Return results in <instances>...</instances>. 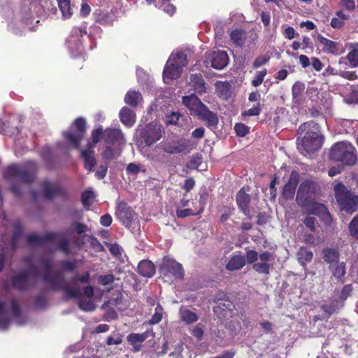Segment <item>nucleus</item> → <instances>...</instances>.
Masks as SVG:
<instances>
[{
	"mask_svg": "<svg viewBox=\"0 0 358 358\" xmlns=\"http://www.w3.org/2000/svg\"><path fill=\"white\" fill-rule=\"evenodd\" d=\"M250 201V197L249 194L245 192L243 188L241 189L236 196V202L240 209L245 215L249 214L248 204Z\"/></svg>",
	"mask_w": 358,
	"mask_h": 358,
	"instance_id": "a878e982",
	"label": "nucleus"
},
{
	"mask_svg": "<svg viewBox=\"0 0 358 358\" xmlns=\"http://www.w3.org/2000/svg\"><path fill=\"white\" fill-rule=\"evenodd\" d=\"M86 121L83 117L77 118L69 131L63 132L64 138L73 148H79L86 130Z\"/></svg>",
	"mask_w": 358,
	"mask_h": 358,
	"instance_id": "f8f14e48",
	"label": "nucleus"
},
{
	"mask_svg": "<svg viewBox=\"0 0 358 358\" xmlns=\"http://www.w3.org/2000/svg\"><path fill=\"white\" fill-rule=\"evenodd\" d=\"M297 259L299 264L302 266H305L308 262H310L313 257V252L304 247L299 248L296 253Z\"/></svg>",
	"mask_w": 358,
	"mask_h": 358,
	"instance_id": "e433bc0d",
	"label": "nucleus"
},
{
	"mask_svg": "<svg viewBox=\"0 0 358 358\" xmlns=\"http://www.w3.org/2000/svg\"><path fill=\"white\" fill-rule=\"evenodd\" d=\"M95 197L94 192L92 190L85 191L81 196V201L86 208H89Z\"/></svg>",
	"mask_w": 358,
	"mask_h": 358,
	"instance_id": "a18cd8bd",
	"label": "nucleus"
},
{
	"mask_svg": "<svg viewBox=\"0 0 358 358\" xmlns=\"http://www.w3.org/2000/svg\"><path fill=\"white\" fill-rule=\"evenodd\" d=\"M159 145L165 152L171 155L182 153L195 147L186 138H180L173 142H162Z\"/></svg>",
	"mask_w": 358,
	"mask_h": 358,
	"instance_id": "4468645a",
	"label": "nucleus"
},
{
	"mask_svg": "<svg viewBox=\"0 0 358 358\" xmlns=\"http://www.w3.org/2000/svg\"><path fill=\"white\" fill-rule=\"evenodd\" d=\"M164 134L162 126L156 122L148 124L143 129L141 136L148 146H151L157 142Z\"/></svg>",
	"mask_w": 358,
	"mask_h": 358,
	"instance_id": "ddd939ff",
	"label": "nucleus"
},
{
	"mask_svg": "<svg viewBox=\"0 0 358 358\" xmlns=\"http://www.w3.org/2000/svg\"><path fill=\"white\" fill-rule=\"evenodd\" d=\"M87 241L90 243L91 247L96 252H101L103 250V246L101 244V243L94 236H88Z\"/></svg>",
	"mask_w": 358,
	"mask_h": 358,
	"instance_id": "13d9d810",
	"label": "nucleus"
},
{
	"mask_svg": "<svg viewBox=\"0 0 358 358\" xmlns=\"http://www.w3.org/2000/svg\"><path fill=\"white\" fill-rule=\"evenodd\" d=\"M81 156L84 159L85 167L89 171H92L96 164L94 155V145L88 143L85 149L81 150Z\"/></svg>",
	"mask_w": 358,
	"mask_h": 358,
	"instance_id": "4be33fe9",
	"label": "nucleus"
},
{
	"mask_svg": "<svg viewBox=\"0 0 358 358\" xmlns=\"http://www.w3.org/2000/svg\"><path fill=\"white\" fill-rule=\"evenodd\" d=\"M102 137L104 138V131L103 130L102 127H99L97 129L92 131V142L91 143L94 145V148H95V145L99 142Z\"/></svg>",
	"mask_w": 358,
	"mask_h": 358,
	"instance_id": "603ef678",
	"label": "nucleus"
},
{
	"mask_svg": "<svg viewBox=\"0 0 358 358\" xmlns=\"http://www.w3.org/2000/svg\"><path fill=\"white\" fill-rule=\"evenodd\" d=\"M187 64V56L182 52L172 53L169 57L163 71L164 83H169L172 80L180 76L182 68Z\"/></svg>",
	"mask_w": 358,
	"mask_h": 358,
	"instance_id": "423d86ee",
	"label": "nucleus"
},
{
	"mask_svg": "<svg viewBox=\"0 0 358 358\" xmlns=\"http://www.w3.org/2000/svg\"><path fill=\"white\" fill-rule=\"evenodd\" d=\"M138 273L146 278H151L155 273V267L149 260H142L138 266Z\"/></svg>",
	"mask_w": 358,
	"mask_h": 358,
	"instance_id": "bb28decb",
	"label": "nucleus"
},
{
	"mask_svg": "<svg viewBox=\"0 0 358 358\" xmlns=\"http://www.w3.org/2000/svg\"><path fill=\"white\" fill-rule=\"evenodd\" d=\"M84 37L90 38L85 28L73 27L66 40V46L73 57H77L84 52Z\"/></svg>",
	"mask_w": 358,
	"mask_h": 358,
	"instance_id": "9d476101",
	"label": "nucleus"
},
{
	"mask_svg": "<svg viewBox=\"0 0 358 358\" xmlns=\"http://www.w3.org/2000/svg\"><path fill=\"white\" fill-rule=\"evenodd\" d=\"M161 269L164 273H169L176 278H182L184 276L182 264L169 257H164L161 264Z\"/></svg>",
	"mask_w": 358,
	"mask_h": 358,
	"instance_id": "f3484780",
	"label": "nucleus"
},
{
	"mask_svg": "<svg viewBox=\"0 0 358 358\" xmlns=\"http://www.w3.org/2000/svg\"><path fill=\"white\" fill-rule=\"evenodd\" d=\"M269 61V57L262 55L257 57L254 62H253V67L255 69H257L266 64H267Z\"/></svg>",
	"mask_w": 358,
	"mask_h": 358,
	"instance_id": "0e129e2a",
	"label": "nucleus"
},
{
	"mask_svg": "<svg viewBox=\"0 0 358 358\" xmlns=\"http://www.w3.org/2000/svg\"><path fill=\"white\" fill-rule=\"evenodd\" d=\"M171 0H159V8L169 15H173L176 10V6L171 3Z\"/></svg>",
	"mask_w": 358,
	"mask_h": 358,
	"instance_id": "37998d69",
	"label": "nucleus"
},
{
	"mask_svg": "<svg viewBox=\"0 0 358 358\" xmlns=\"http://www.w3.org/2000/svg\"><path fill=\"white\" fill-rule=\"evenodd\" d=\"M262 108L260 103H257L254 105L249 110L243 112L242 113L243 115H247V116H256L258 115L261 113Z\"/></svg>",
	"mask_w": 358,
	"mask_h": 358,
	"instance_id": "052dcab7",
	"label": "nucleus"
},
{
	"mask_svg": "<svg viewBox=\"0 0 358 358\" xmlns=\"http://www.w3.org/2000/svg\"><path fill=\"white\" fill-rule=\"evenodd\" d=\"M189 85L198 93L206 92V83L201 74L192 75L189 78Z\"/></svg>",
	"mask_w": 358,
	"mask_h": 358,
	"instance_id": "c756f323",
	"label": "nucleus"
},
{
	"mask_svg": "<svg viewBox=\"0 0 358 358\" xmlns=\"http://www.w3.org/2000/svg\"><path fill=\"white\" fill-rule=\"evenodd\" d=\"M330 158L345 165H354L357 159L356 149L348 141L338 142L331 148Z\"/></svg>",
	"mask_w": 358,
	"mask_h": 358,
	"instance_id": "0eeeda50",
	"label": "nucleus"
},
{
	"mask_svg": "<svg viewBox=\"0 0 358 358\" xmlns=\"http://www.w3.org/2000/svg\"><path fill=\"white\" fill-rule=\"evenodd\" d=\"M104 141L108 143L123 145L125 138L121 129L119 128H107L104 131Z\"/></svg>",
	"mask_w": 358,
	"mask_h": 358,
	"instance_id": "aec40b11",
	"label": "nucleus"
},
{
	"mask_svg": "<svg viewBox=\"0 0 358 358\" xmlns=\"http://www.w3.org/2000/svg\"><path fill=\"white\" fill-rule=\"evenodd\" d=\"M120 150L119 148H113L110 146H106L103 151L102 157L107 162L117 159L120 155Z\"/></svg>",
	"mask_w": 358,
	"mask_h": 358,
	"instance_id": "ea45409f",
	"label": "nucleus"
},
{
	"mask_svg": "<svg viewBox=\"0 0 358 358\" xmlns=\"http://www.w3.org/2000/svg\"><path fill=\"white\" fill-rule=\"evenodd\" d=\"M24 261L29 264V269L28 271L21 272L13 277V287L18 290L27 289L34 285L36 281L39 278H41L43 282L50 287V286L44 281V276L47 273L44 266V262L48 261L51 262L52 266L50 273H53L56 271L52 270V260L44 257H28L26 258Z\"/></svg>",
	"mask_w": 358,
	"mask_h": 358,
	"instance_id": "7ed1b4c3",
	"label": "nucleus"
},
{
	"mask_svg": "<svg viewBox=\"0 0 358 358\" xmlns=\"http://www.w3.org/2000/svg\"><path fill=\"white\" fill-rule=\"evenodd\" d=\"M207 62L217 70L223 69L229 63V57L225 51L217 50L207 53Z\"/></svg>",
	"mask_w": 358,
	"mask_h": 358,
	"instance_id": "dca6fc26",
	"label": "nucleus"
},
{
	"mask_svg": "<svg viewBox=\"0 0 358 358\" xmlns=\"http://www.w3.org/2000/svg\"><path fill=\"white\" fill-rule=\"evenodd\" d=\"M15 231L13 234L11 248L15 250L17 248V241L22 234V227L19 222L15 223Z\"/></svg>",
	"mask_w": 358,
	"mask_h": 358,
	"instance_id": "09e8293b",
	"label": "nucleus"
},
{
	"mask_svg": "<svg viewBox=\"0 0 358 358\" xmlns=\"http://www.w3.org/2000/svg\"><path fill=\"white\" fill-rule=\"evenodd\" d=\"M59 8L64 19L69 18L73 13L72 8L70 5V0H57Z\"/></svg>",
	"mask_w": 358,
	"mask_h": 358,
	"instance_id": "a19ab883",
	"label": "nucleus"
},
{
	"mask_svg": "<svg viewBox=\"0 0 358 358\" xmlns=\"http://www.w3.org/2000/svg\"><path fill=\"white\" fill-rule=\"evenodd\" d=\"M234 129L238 136H245L249 132L248 127L243 123L236 124Z\"/></svg>",
	"mask_w": 358,
	"mask_h": 358,
	"instance_id": "bf43d9fd",
	"label": "nucleus"
},
{
	"mask_svg": "<svg viewBox=\"0 0 358 358\" xmlns=\"http://www.w3.org/2000/svg\"><path fill=\"white\" fill-rule=\"evenodd\" d=\"M154 333L152 330L146 331L142 334L132 333L127 336V341L135 348L136 351L139 350L137 345H140L143 341H145L150 336H153Z\"/></svg>",
	"mask_w": 358,
	"mask_h": 358,
	"instance_id": "5701e85b",
	"label": "nucleus"
},
{
	"mask_svg": "<svg viewBox=\"0 0 358 358\" xmlns=\"http://www.w3.org/2000/svg\"><path fill=\"white\" fill-rule=\"evenodd\" d=\"M108 171V163L106 164L101 165L99 166L98 169L95 173V176L98 179H103L107 173Z\"/></svg>",
	"mask_w": 358,
	"mask_h": 358,
	"instance_id": "774afa93",
	"label": "nucleus"
},
{
	"mask_svg": "<svg viewBox=\"0 0 358 358\" xmlns=\"http://www.w3.org/2000/svg\"><path fill=\"white\" fill-rule=\"evenodd\" d=\"M50 262H45L44 266L46 275L44 276V281L50 286V288L55 290H64L70 298L78 299V307L86 312H90L95 309L96 306L91 299L85 298L82 294L80 286H70L65 280L63 273L55 272L50 273Z\"/></svg>",
	"mask_w": 358,
	"mask_h": 358,
	"instance_id": "f03ea898",
	"label": "nucleus"
},
{
	"mask_svg": "<svg viewBox=\"0 0 358 358\" xmlns=\"http://www.w3.org/2000/svg\"><path fill=\"white\" fill-rule=\"evenodd\" d=\"M267 74L266 69L257 71L252 80V85L254 87L259 86L264 81V77Z\"/></svg>",
	"mask_w": 358,
	"mask_h": 358,
	"instance_id": "864d4df0",
	"label": "nucleus"
},
{
	"mask_svg": "<svg viewBox=\"0 0 358 358\" xmlns=\"http://www.w3.org/2000/svg\"><path fill=\"white\" fill-rule=\"evenodd\" d=\"M119 116L122 123L128 127H132L136 122L135 112L127 107L121 109Z\"/></svg>",
	"mask_w": 358,
	"mask_h": 358,
	"instance_id": "b1692460",
	"label": "nucleus"
},
{
	"mask_svg": "<svg viewBox=\"0 0 358 358\" xmlns=\"http://www.w3.org/2000/svg\"><path fill=\"white\" fill-rule=\"evenodd\" d=\"M180 117L181 114L179 112H171L166 116V124L167 125H176Z\"/></svg>",
	"mask_w": 358,
	"mask_h": 358,
	"instance_id": "5fc2aeb1",
	"label": "nucleus"
},
{
	"mask_svg": "<svg viewBox=\"0 0 358 358\" xmlns=\"http://www.w3.org/2000/svg\"><path fill=\"white\" fill-rule=\"evenodd\" d=\"M40 0H23L17 15H14L9 6L2 8V15L9 19L8 29L16 35L22 34L26 29L32 30L33 22H39V17L43 13Z\"/></svg>",
	"mask_w": 358,
	"mask_h": 358,
	"instance_id": "f257e3e1",
	"label": "nucleus"
},
{
	"mask_svg": "<svg viewBox=\"0 0 358 358\" xmlns=\"http://www.w3.org/2000/svg\"><path fill=\"white\" fill-rule=\"evenodd\" d=\"M142 100L141 94L137 91L129 90L124 96L125 103L132 107H136Z\"/></svg>",
	"mask_w": 358,
	"mask_h": 358,
	"instance_id": "72a5a7b5",
	"label": "nucleus"
},
{
	"mask_svg": "<svg viewBox=\"0 0 358 358\" xmlns=\"http://www.w3.org/2000/svg\"><path fill=\"white\" fill-rule=\"evenodd\" d=\"M317 185L310 180L302 182L298 189L296 201L301 207H309L315 201Z\"/></svg>",
	"mask_w": 358,
	"mask_h": 358,
	"instance_id": "9b49d317",
	"label": "nucleus"
},
{
	"mask_svg": "<svg viewBox=\"0 0 358 358\" xmlns=\"http://www.w3.org/2000/svg\"><path fill=\"white\" fill-rule=\"evenodd\" d=\"M317 39L320 43L323 46L322 50L324 52L333 55H336L338 52L339 49L337 43L331 41L320 34L318 35Z\"/></svg>",
	"mask_w": 358,
	"mask_h": 358,
	"instance_id": "393cba45",
	"label": "nucleus"
},
{
	"mask_svg": "<svg viewBox=\"0 0 358 358\" xmlns=\"http://www.w3.org/2000/svg\"><path fill=\"white\" fill-rule=\"evenodd\" d=\"M198 117L205 121L208 127H215L218 122L216 114L209 110L207 106L204 108L203 113L199 115Z\"/></svg>",
	"mask_w": 358,
	"mask_h": 358,
	"instance_id": "2f4dec72",
	"label": "nucleus"
},
{
	"mask_svg": "<svg viewBox=\"0 0 358 358\" xmlns=\"http://www.w3.org/2000/svg\"><path fill=\"white\" fill-rule=\"evenodd\" d=\"M155 310V313L148 322L150 325L158 324L162 319L164 310L161 305L157 304Z\"/></svg>",
	"mask_w": 358,
	"mask_h": 358,
	"instance_id": "49530a36",
	"label": "nucleus"
},
{
	"mask_svg": "<svg viewBox=\"0 0 358 358\" xmlns=\"http://www.w3.org/2000/svg\"><path fill=\"white\" fill-rule=\"evenodd\" d=\"M44 197L46 199H52L57 196L62 194L63 191L60 186L56 182H51L44 180L42 184Z\"/></svg>",
	"mask_w": 358,
	"mask_h": 358,
	"instance_id": "412c9836",
	"label": "nucleus"
},
{
	"mask_svg": "<svg viewBox=\"0 0 358 358\" xmlns=\"http://www.w3.org/2000/svg\"><path fill=\"white\" fill-rule=\"evenodd\" d=\"M298 132H305L304 136L301 140L298 138L296 141L297 148L303 155H310L322 148L324 136L321 134L320 127L316 122L310 121L303 123L299 127Z\"/></svg>",
	"mask_w": 358,
	"mask_h": 358,
	"instance_id": "20e7f679",
	"label": "nucleus"
},
{
	"mask_svg": "<svg viewBox=\"0 0 358 358\" xmlns=\"http://www.w3.org/2000/svg\"><path fill=\"white\" fill-rule=\"evenodd\" d=\"M182 103L189 109L191 115L197 117L203 113L206 106L195 94L183 96Z\"/></svg>",
	"mask_w": 358,
	"mask_h": 358,
	"instance_id": "a211bd4d",
	"label": "nucleus"
},
{
	"mask_svg": "<svg viewBox=\"0 0 358 358\" xmlns=\"http://www.w3.org/2000/svg\"><path fill=\"white\" fill-rule=\"evenodd\" d=\"M115 281V276L110 273L106 275H101L98 277V282L102 285H111Z\"/></svg>",
	"mask_w": 358,
	"mask_h": 358,
	"instance_id": "6e6d98bb",
	"label": "nucleus"
},
{
	"mask_svg": "<svg viewBox=\"0 0 358 358\" xmlns=\"http://www.w3.org/2000/svg\"><path fill=\"white\" fill-rule=\"evenodd\" d=\"M346 58L351 67L356 68L358 66V44H356L353 49L348 53Z\"/></svg>",
	"mask_w": 358,
	"mask_h": 358,
	"instance_id": "79ce46f5",
	"label": "nucleus"
},
{
	"mask_svg": "<svg viewBox=\"0 0 358 358\" xmlns=\"http://www.w3.org/2000/svg\"><path fill=\"white\" fill-rule=\"evenodd\" d=\"M126 171L127 174L137 175L141 171V166L135 163H129L126 168Z\"/></svg>",
	"mask_w": 358,
	"mask_h": 358,
	"instance_id": "69168bd1",
	"label": "nucleus"
},
{
	"mask_svg": "<svg viewBox=\"0 0 358 358\" xmlns=\"http://www.w3.org/2000/svg\"><path fill=\"white\" fill-rule=\"evenodd\" d=\"M215 90L220 97L227 99L230 96V85L227 82L217 81L215 83Z\"/></svg>",
	"mask_w": 358,
	"mask_h": 358,
	"instance_id": "4c0bfd02",
	"label": "nucleus"
},
{
	"mask_svg": "<svg viewBox=\"0 0 358 358\" xmlns=\"http://www.w3.org/2000/svg\"><path fill=\"white\" fill-rule=\"evenodd\" d=\"M27 321L17 299L10 295L0 297V331L8 330L13 322L23 325Z\"/></svg>",
	"mask_w": 358,
	"mask_h": 358,
	"instance_id": "39448f33",
	"label": "nucleus"
},
{
	"mask_svg": "<svg viewBox=\"0 0 358 358\" xmlns=\"http://www.w3.org/2000/svg\"><path fill=\"white\" fill-rule=\"evenodd\" d=\"M231 40L237 46H243L245 44L247 33L243 29H234L230 33Z\"/></svg>",
	"mask_w": 358,
	"mask_h": 358,
	"instance_id": "c9c22d12",
	"label": "nucleus"
},
{
	"mask_svg": "<svg viewBox=\"0 0 358 358\" xmlns=\"http://www.w3.org/2000/svg\"><path fill=\"white\" fill-rule=\"evenodd\" d=\"M350 235L358 240V214L350 221L348 226Z\"/></svg>",
	"mask_w": 358,
	"mask_h": 358,
	"instance_id": "de8ad7c7",
	"label": "nucleus"
},
{
	"mask_svg": "<svg viewBox=\"0 0 358 358\" xmlns=\"http://www.w3.org/2000/svg\"><path fill=\"white\" fill-rule=\"evenodd\" d=\"M297 185L296 178L291 175L287 183L283 187L282 195L286 199H291L294 197Z\"/></svg>",
	"mask_w": 358,
	"mask_h": 358,
	"instance_id": "c85d7f7f",
	"label": "nucleus"
},
{
	"mask_svg": "<svg viewBox=\"0 0 358 358\" xmlns=\"http://www.w3.org/2000/svg\"><path fill=\"white\" fill-rule=\"evenodd\" d=\"M36 164L34 162H28L25 165L13 164L4 171L6 179H16L21 182L30 184L34 180Z\"/></svg>",
	"mask_w": 358,
	"mask_h": 358,
	"instance_id": "6e6552de",
	"label": "nucleus"
},
{
	"mask_svg": "<svg viewBox=\"0 0 358 358\" xmlns=\"http://www.w3.org/2000/svg\"><path fill=\"white\" fill-rule=\"evenodd\" d=\"M57 248L59 250L66 255H69L71 253V241L69 239H61L57 245Z\"/></svg>",
	"mask_w": 358,
	"mask_h": 358,
	"instance_id": "8fccbe9b",
	"label": "nucleus"
},
{
	"mask_svg": "<svg viewBox=\"0 0 358 358\" xmlns=\"http://www.w3.org/2000/svg\"><path fill=\"white\" fill-rule=\"evenodd\" d=\"M179 315L180 320L188 324L196 322L199 319L195 313L192 312L184 306L180 307L179 310Z\"/></svg>",
	"mask_w": 358,
	"mask_h": 358,
	"instance_id": "473e14b6",
	"label": "nucleus"
},
{
	"mask_svg": "<svg viewBox=\"0 0 358 358\" xmlns=\"http://www.w3.org/2000/svg\"><path fill=\"white\" fill-rule=\"evenodd\" d=\"M308 208H310V213L316 215L327 213V208L324 205L316 203L315 201Z\"/></svg>",
	"mask_w": 358,
	"mask_h": 358,
	"instance_id": "3c124183",
	"label": "nucleus"
},
{
	"mask_svg": "<svg viewBox=\"0 0 358 358\" xmlns=\"http://www.w3.org/2000/svg\"><path fill=\"white\" fill-rule=\"evenodd\" d=\"M62 234L57 232H47L43 235L31 234L27 236L29 244H43L47 242L55 241L61 239Z\"/></svg>",
	"mask_w": 358,
	"mask_h": 358,
	"instance_id": "6ab92c4d",
	"label": "nucleus"
},
{
	"mask_svg": "<svg viewBox=\"0 0 358 358\" xmlns=\"http://www.w3.org/2000/svg\"><path fill=\"white\" fill-rule=\"evenodd\" d=\"M203 208H204V206H203V205H202V206L201 207L200 210L197 213H194L192 211V210H191L189 208L178 210L177 212H176V214H177V216L178 217L183 218V217H186L189 216V215H194L199 214V213H201L203 210Z\"/></svg>",
	"mask_w": 358,
	"mask_h": 358,
	"instance_id": "4d7b16f0",
	"label": "nucleus"
},
{
	"mask_svg": "<svg viewBox=\"0 0 358 358\" xmlns=\"http://www.w3.org/2000/svg\"><path fill=\"white\" fill-rule=\"evenodd\" d=\"M271 263L268 262H256L252 265V268L260 274H268Z\"/></svg>",
	"mask_w": 358,
	"mask_h": 358,
	"instance_id": "c03bdc74",
	"label": "nucleus"
},
{
	"mask_svg": "<svg viewBox=\"0 0 358 358\" xmlns=\"http://www.w3.org/2000/svg\"><path fill=\"white\" fill-rule=\"evenodd\" d=\"M134 214V211L131 210L126 202L119 201L117 203L115 216L126 227L129 228L131 227Z\"/></svg>",
	"mask_w": 358,
	"mask_h": 358,
	"instance_id": "2eb2a0df",
	"label": "nucleus"
},
{
	"mask_svg": "<svg viewBox=\"0 0 358 358\" xmlns=\"http://www.w3.org/2000/svg\"><path fill=\"white\" fill-rule=\"evenodd\" d=\"M334 189L341 210L349 213H352L357 210L358 196L357 195L347 189L342 183L336 185Z\"/></svg>",
	"mask_w": 358,
	"mask_h": 358,
	"instance_id": "1a4fd4ad",
	"label": "nucleus"
},
{
	"mask_svg": "<svg viewBox=\"0 0 358 358\" xmlns=\"http://www.w3.org/2000/svg\"><path fill=\"white\" fill-rule=\"evenodd\" d=\"M245 262L248 264L255 263L259 258V255L255 250H248L246 252Z\"/></svg>",
	"mask_w": 358,
	"mask_h": 358,
	"instance_id": "680f3d73",
	"label": "nucleus"
},
{
	"mask_svg": "<svg viewBox=\"0 0 358 358\" xmlns=\"http://www.w3.org/2000/svg\"><path fill=\"white\" fill-rule=\"evenodd\" d=\"M122 342V336L119 334H114L113 335L108 336L106 341V343L108 345H120Z\"/></svg>",
	"mask_w": 358,
	"mask_h": 358,
	"instance_id": "e2e57ef3",
	"label": "nucleus"
},
{
	"mask_svg": "<svg viewBox=\"0 0 358 358\" xmlns=\"http://www.w3.org/2000/svg\"><path fill=\"white\" fill-rule=\"evenodd\" d=\"M324 260L330 265L338 262L339 252L336 249L325 248L322 251Z\"/></svg>",
	"mask_w": 358,
	"mask_h": 358,
	"instance_id": "f704fd0d",
	"label": "nucleus"
},
{
	"mask_svg": "<svg viewBox=\"0 0 358 358\" xmlns=\"http://www.w3.org/2000/svg\"><path fill=\"white\" fill-rule=\"evenodd\" d=\"M329 269L334 278L338 280H341L345 274V264L344 262H337L330 265Z\"/></svg>",
	"mask_w": 358,
	"mask_h": 358,
	"instance_id": "58836bf2",
	"label": "nucleus"
},
{
	"mask_svg": "<svg viewBox=\"0 0 358 358\" xmlns=\"http://www.w3.org/2000/svg\"><path fill=\"white\" fill-rule=\"evenodd\" d=\"M258 259H259V261L262 262H268L272 264V262L274 261V256L269 252H264L259 255Z\"/></svg>",
	"mask_w": 358,
	"mask_h": 358,
	"instance_id": "338daca9",
	"label": "nucleus"
},
{
	"mask_svg": "<svg viewBox=\"0 0 358 358\" xmlns=\"http://www.w3.org/2000/svg\"><path fill=\"white\" fill-rule=\"evenodd\" d=\"M305 85L303 83L296 82L292 88V99L295 103L300 104L303 100Z\"/></svg>",
	"mask_w": 358,
	"mask_h": 358,
	"instance_id": "7c9ffc66",
	"label": "nucleus"
},
{
	"mask_svg": "<svg viewBox=\"0 0 358 358\" xmlns=\"http://www.w3.org/2000/svg\"><path fill=\"white\" fill-rule=\"evenodd\" d=\"M245 264V257L241 254L234 255L229 260L226 268L229 271H235L242 268Z\"/></svg>",
	"mask_w": 358,
	"mask_h": 358,
	"instance_id": "cd10ccee",
	"label": "nucleus"
}]
</instances>
